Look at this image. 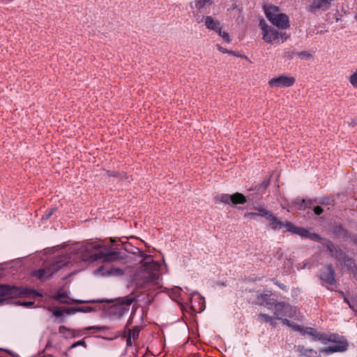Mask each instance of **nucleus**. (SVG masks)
<instances>
[{"instance_id": "nucleus-40", "label": "nucleus", "mask_w": 357, "mask_h": 357, "mask_svg": "<svg viewBox=\"0 0 357 357\" xmlns=\"http://www.w3.org/2000/svg\"><path fill=\"white\" fill-rule=\"evenodd\" d=\"M107 174L109 176L117 177L119 176V173L115 171H107Z\"/></svg>"}, {"instance_id": "nucleus-36", "label": "nucleus", "mask_w": 357, "mask_h": 357, "mask_svg": "<svg viewBox=\"0 0 357 357\" xmlns=\"http://www.w3.org/2000/svg\"><path fill=\"white\" fill-rule=\"evenodd\" d=\"M126 343L127 345L130 346L132 345V342H135L137 336H126Z\"/></svg>"}, {"instance_id": "nucleus-48", "label": "nucleus", "mask_w": 357, "mask_h": 357, "mask_svg": "<svg viewBox=\"0 0 357 357\" xmlns=\"http://www.w3.org/2000/svg\"><path fill=\"white\" fill-rule=\"evenodd\" d=\"M83 343H84V341H82V340L78 341L77 342L72 344V347H75L76 346L82 344Z\"/></svg>"}, {"instance_id": "nucleus-14", "label": "nucleus", "mask_w": 357, "mask_h": 357, "mask_svg": "<svg viewBox=\"0 0 357 357\" xmlns=\"http://www.w3.org/2000/svg\"><path fill=\"white\" fill-rule=\"evenodd\" d=\"M334 0H312L309 6V10L315 13L318 10H327L331 6Z\"/></svg>"}, {"instance_id": "nucleus-38", "label": "nucleus", "mask_w": 357, "mask_h": 357, "mask_svg": "<svg viewBox=\"0 0 357 357\" xmlns=\"http://www.w3.org/2000/svg\"><path fill=\"white\" fill-rule=\"evenodd\" d=\"M313 211H314V213L317 215H321L322 213H323V209L321 207L319 206H315L314 208H313Z\"/></svg>"}, {"instance_id": "nucleus-22", "label": "nucleus", "mask_w": 357, "mask_h": 357, "mask_svg": "<svg viewBox=\"0 0 357 357\" xmlns=\"http://www.w3.org/2000/svg\"><path fill=\"white\" fill-rule=\"evenodd\" d=\"M343 264L347 269L354 275V277L357 276V267L355 261L347 257H345L343 259Z\"/></svg>"}, {"instance_id": "nucleus-46", "label": "nucleus", "mask_w": 357, "mask_h": 357, "mask_svg": "<svg viewBox=\"0 0 357 357\" xmlns=\"http://www.w3.org/2000/svg\"><path fill=\"white\" fill-rule=\"evenodd\" d=\"M68 331V329L65 326H60L59 327V333H64Z\"/></svg>"}, {"instance_id": "nucleus-28", "label": "nucleus", "mask_w": 357, "mask_h": 357, "mask_svg": "<svg viewBox=\"0 0 357 357\" xmlns=\"http://www.w3.org/2000/svg\"><path fill=\"white\" fill-rule=\"evenodd\" d=\"M214 199L216 202H219L227 204L231 202V195L221 194L220 195L216 196Z\"/></svg>"}, {"instance_id": "nucleus-19", "label": "nucleus", "mask_w": 357, "mask_h": 357, "mask_svg": "<svg viewBox=\"0 0 357 357\" xmlns=\"http://www.w3.org/2000/svg\"><path fill=\"white\" fill-rule=\"evenodd\" d=\"M53 298H54V299H55L56 301H57L61 303H67V304H70V303H82L84 302L82 301L70 299V298H68L67 293L65 291H59L53 296Z\"/></svg>"}, {"instance_id": "nucleus-24", "label": "nucleus", "mask_w": 357, "mask_h": 357, "mask_svg": "<svg viewBox=\"0 0 357 357\" xmlns=\"http://www.w3.org/2000/svg\"><path fill=\"white\" fill-rule=\"evenodd\" d=\"M231 202L234 204H243L247 202V199L242 193L236 192L231 195Z\"/></svg>"}, {"instance_id": "nucleus-11", "label": "nucleus", "mask_w": 357, "mask_h": 357, "mask_svg": "<svg viewBox=\"0 0 357 357\" xmlns=\"http://www.w3.org/2000/svg\"><path fill=\"white\" fill-rule=\"evenodd\" d=\"M273 305L274 314L276 319H282V317L289 316V312L291 310V307L284 302L275 303Z\"/></svg>"}, {"instance_id": "nucleus-18", "label": "nucleus", "mask_w": 357, "mask_h": 357, "mask_svg": "<svg viewBox=\"0 0 357 357\" xmlns=\"http://www.w3.org/2000/svg\"><path fill=\"white\" fill-rule=\"evenodd\" d=\"M255 303L260 305H265L270 308L274 304V299L271 298L269 294H258Z\"/></svg>"}, {"instance_id": "nucleus-12", "label": "nucleus", "mask_w": 357, "mask_h": 357, "mask_svg": "<svg viewBox=\"0 0 357 357\" xmlns=\"http://www.w3.org/2000/svg\"><path fill=\"white\" fill-rule=\"evenodd\" d=\"M284 324L287 325L292 329L293 331L296 333H302L303 335H317V331L313 328H303L300 325L296 324L294 322H291L287 319H282Z\"/></svg>"}, {"instance_id": "nucleus-6", "label": "nucleus", "mask_w": 357, "mask_h": 357, "mask_svg": "<svg viewBox=\"0 0 357 357\" xmlns=\"http://www.w3.org/2000/svg\"><path fill=\"white\" fill-rule=\"evenodd\" d=\"M134 298H123L122 300L114 305L110 308V313L117 317H121L127 314L130 310V306L134 301Z\"/></svg>"}, {"instance_id": "nucleus-42", "label": "nucleus", "mask_w": 357, "mask_h": 357, "mask_svg": "<svg viewBox=\"0 0 357 357\" xmlns=\"http://www.w3.org/2000/svg\"><path fill=\"white\" fill-rule=\"evenodd\" d=\"M284 38V40H282L283 42L284 40H286L289 38V36H287L285 32H279V38Z\"/></svg>"}, {"instance_id": "nucleus-5", "label": "nucleus", "mask_w": 357, "mask_h": 357, "mask_svg": "<svg viewBox=\"0 0 357 357\" xmlns=\"http://www.w3.org/2000/svg\"><path fill=\"white\" fill-rule=\"evenodd\" d=\"M323 343L328 346L322 349L324 352H337L347 349L348 343L342 336H315Z\"/></svg>"}, {"instance_id": "nucleus-29", "label": "nucleus", "mask_w": 357, "mask_h": 357, "mask_svg": "<svg viewBox=\"0 0 357 357\" xmlns=\"http://www.w3.org/2000/svg\"><path fill=\"white\" fill-rule=\"evenodd\" d=\"M129 325H130V320L128 321L127 325L126 326V329L128 331L127 335H139V333L142 331L141 326H135V327H133L132 329H131L129 327Z\"/></svg>"}, {"instance_id": "nucleus-27", "label": "nucleus", "mask_w": 357, "mask_h": 357, "mask_svg": "<svg viewBox=\"0 0 357 357\" xmlns=\"http://www.w3.org/2000/svg\"><path fill=\"white\" fill-rule=\"evenodd\" d=\"M213 2V0H195V8L200 10L205 6H211Z\"/></svg>"}, {"instance_id": "nucleus-23", "label": "nucleus", "mask_w": 357, "mask_h": 357, "mask_svg": "<svg viewBox=\"0 0 357 357\" xmlns=\"http://www.w3.org/2000/svg\"><path fill=\"white\" fill-rule=\"evenodd\" d=\"M205 24L208 29L213 30L216 32L220 31V29L221 28L220 22L214 20L211 16H207L206 17Z\"/></svg>"}, {"instance_id": "nucleus-37", "label": "nucleus", "mask_w": 357, "mask_h": 357, "mask_svg": "<svg viewBox=\"0 0 357 357\" xmlns=\"http://www.w3.org/2000/svg\"><path fill=\"white\" fill-rule=\"evenodd\" d=\"M298 56L302 58H306V59H309L311 57V54L309 52H305V51L299 52Z\"/></svg>"}, {"instance_id": "nucleus-8", "label": "nucleus", "mask_w": 357, "mask_h": 357, "mask_svg": "<svg viewBox=\"0 0 357 357\" xmlns=\"http://www.w3.org/2000/svg\"><path fill=\"white\" fill-rule=\"evenodd\" d=\"M98 255L99 260H102V262H112L122 258L119 252L110 251L107 248L102 245Z\"/></svg>"}, {"instance_id": "nucleus-50", "label": "nucleus", "mask_w": 357, "mask_h": 357, "mask_svg": "<svg viewBox=\"0 0 357 357\" xmlns=\"http://www.w3.org/2000/svg\"><path fill=\"white\" fill-rule=\"evenodd\" d=\"M190 300H191V307H192V309H193L194 311H196L195 307H194V306H193V305H192V298H191Z\"/></svg>"}, {"instance_id": "nucleus-53", "label": "nucleus", "mask_w": 357, "mask_h": 357, "mask_svg": "<svg viewBox=\"0 0 357 357\" xmlns=\"http://www.w3.org/2000/svg\"><path fill=\"white\" fill-rule=\"evenodd\" d=\"M138 251H139V252L141 253V255L143 256V255H144L143 252L141 250H138Z\"/></svg>"}, {"instance_id": "nucleus-44", "label": "nucleus", "mask_w": 357, "mask_h": 357, "mask_svg": "<svg viewBox=\"0 0 357 357\" xmlns=\"http://www.w3.org/2000/svg\"><path fill=\"white\" fill-rule=\"evenodd\" d=\"M259 26H261V29H262V32L264 31V27H269L265 22L264 20H261L259 22Z\"/></svg>"}, {"instance_id": "nucleus-25", "label": "nucleus", "mask_w": 357, "mask_h": 357, "mask_svg": "<svg viewBox=\"0 0 357 357\" xmlns=\"http://www.w3.org/2000/svg\"><path fill=\"white\" fill-rule=\"evenodd\" d=\"M265 14L266 17L268 18L269 21L272 20L273 18L276 17L279 13V9L276 6H268L265 7Z\"/></svg>"}, {"instance_id": "nucleus-33", "label": "nucleus", "mask_w": 357, "mask_h": 357, "mask_svg": "<svg viewBox=\"0 0 357 357\" xmlns=\"http://www.w3.org/2000/svg\"><path fill=\"white\" fill-rule=\"evenodd\" d=\"M349 82L354 88H357V68L356 69V71L350 76Z\"/></svg>"}, {"instance_id": "nucleus-49", "label": "nucleus", "mask_w": 357, "mask_h": 357, "mask_svg": "<svg viewBox=\"0 0 357 357\" xmlns=\"http://www.w3.org/2000/svg\"><path fill=\"white\" fill-rule=\"evenodd\" d=\"M190 341H191V343L192 344H194V340L193 339H190V337L188 338V340L185 343H188Z\"/></svg>"}, {"instance_id": "nucleus-45", "label": "nucleus", "mask_w": 357, "mask_h": 357, "mask_svg": "<svg viewBox=\"0 0 357 357\" xmlns=\"http://www.w3.org/2000/svg\"><path fill=\"white\" fill-rule=\"evenodd\" d=\"M53 213V209H52L50 211H46V213L45 215V218L48 219Z\"/></svg>"}, {"instance_id": "nucleus-7", "label": "nucleus", "mask_w": 357, "mask_h": 357, "mask_svg": "<svg viewBox=\"0 0 357 357\" xmlns=\"http://www.w3.org/2000/svg\"><path fill=\"white\" fill-rule=\"evenodd\" d=\"M295 82L293 77L280 76L273 78L268 81L271 87H289L292 86Z\"/></svg>"}, {"instance_id": "nucleus-30", "label": "nucleus", "mask_w": 357, "mask_h": 357, "mask_svg": "<svg viewBox=\"0 0 357 357\" xmlns=\"http://www.w3.org/2000/svg\"><path fill=\"white\" fill-rule=\"evenodd\" d=\"M259 319L261 322H266V323L270 322L273 325V322L276 319V318L270 317L266 314H260L259 316Z\"/></svg>"}, {"instance_id": "nucleus-26", "label": "nucleus", "mask_w": 357, "mask_h": 357, "mask_svg": "<svg viewBox=\"0 0 357 357\" xmlns=\"http://www.w3.org/2000/svg\"><path fill=\"white\" fill-rule=\"evenodd\" d=\"M86 330L91 331V333H107L109 328L107 326H93L86 328Z\"/></svg>"}, {"instance_id": "nucleus-16", "label": "nucleus", "mask_w": 357, "mask_h": 357, "mask_svg": "<svg viewBox=\"0 0 357 357\" xmlns=\"http://www.w3.org/2000/svg\"><path fill=\"white\" fill-rule=\"evenodd\" d=\"M274 26L278 28L286 29L289 27V17L287 15L280 13L270 21Z\"/></svg>"}, {"instance_id": "nucleus-35", "label": "nucleus", "mask_w": 357, "mask_h": 357, "mask_svg": "<svg viewBox=\"0 0 357 357\" xmlns=\"http://www.w3.org/2000/svg\"><path fill=\"white\" fill-rule=\"evenodd\" d=\"M307 238L314 241H320L321 239L317 234L310 232H309Z\"/></svg>"}, {"instance_id": "nucleus-34", "label": "nucleus", "mask_w": 357, "mask_h": 357, "mask_svg": "<svg viewBox=\"0 0 357 357\" xmlns=\"http://www.w3.org/2000/svg\"><path fill=\"white\" fill-rule=\"evenodd\" d=\"M217 33H218L219 36H220L224 40H225L227 43L230 42L228 33L225 31H222L221 28L220 29V31H217Z\"/></svg>"}, {"instance_id": "nucleus-3", "label": "nucleus", "mask_w": 357, "mask_h": 357, "mask_svg": "<svg viewBox=\"0 0 357 357\" xmlns=\"http://www.w3.org/2000/svg\"><path fill=\"white\" fill-rule=\"evenodd\" d=\"M70 262V258L66 255L55 258L49 266L33 271V275L39 280H47L54 273L66 266Z\"/></svg>"}, {"instance_id": "nucleus-47", "label": "nucleus", "mask_w": 357, "mask_h": 357, "mask_svg": "<svg viewBox=\"0 0 357 357\" xmlns=\"http://www.w3.org/2000/svg\"><path fill=\"white\" fill-rule=\"evenodd\" d=\"M293 54H294V53L290 54L289 52H284L283 56L291 58Z\"/></svg>"}, {"instance_id": "nucleus-13", "label": "nucleus", "mask_w": 357, "mask_h": 357, "mask_svg": "<svg viewBox=\"0 0 357 357\" xmlns=\"http://www.w3.org/2000/svg\"><path fill=\"white\" fill-rule=\"evenodd\" d=\"M284 324L287 325L292 329L293 331L296 333H302L303 335H317V331L313 328H303L300 325L296 324L294 322H291L287 319H282Z\"/></svg>"}, {"instance_id": "nucleus-15", "label": "nucleus", "mask_w": 357, "mask_h": 357, "mask_svg": "<svg viewBox=\"0 0 357 357\" xmlns=\"http://www.w3.org/2000/svg\"><path fill=\"white\" fill-rule=\"evenodd\" d=\"M262 38L268 43H278L279 32L274 28L264 27Z\"/></svg>"}, {"instance_id": "nucleus-4", "label": "nucleus", "mask_w": 357, "mask_h": 357, "mask_svg": "<svg viewBox=\"0 0 357 357\" xmlns=\"http://www.w3.org/2000/svg\"><path fill=\"white\" fill-rule=\"evenodd\" d=\"M102 248V244L98 241H93L81 246L79 249V255L84 261L93 262L99 260V251Z\"/></svg>"}, {"instance_id": "nucleus-9", "label": "nucleus", "mask_w": 357, "mask_h": 357, "mask_svg": "<svg viewBox=\"0 0 357 357\" xmlns=\"http://www.w3.org/2000/svg\"><path fill=\"white\" fill-rule=\"evenodd\" d=\"M320 279L329 284H334L335 283V270L332 264H326L321 271Z\"/></svg>"}, {"instance_id": "nucleus-21", "label": "nucleus", "mask_w": 357, "mask_h": 357, "mask_svg": "<svg viewBox=\"0 0 357 357\" xmlns=\"http://www.w3.org/2000/svg\"><path fill=\"white\" fill-rule=\"evenodd\" d=\"M287 226H288L289 231H291L293 234H298L301 236L307 238L308 234L310 232L309 230H307L305 228L296 227L291 222L288 224Z\"/></svg>"}, {"instance_id": "nucleus-1", "label": "nucleus", "mask_w": 357, "mask_h": 357, "mask_svg": "<svg viewBox=\"0 0 357 357\" xmlns=\"http://www.w3.org/2000/svg\"><path fill=\"white\" fill-rule=\"evenodd\" d=\"M142 267L144 284L146 286L158 284L161 264L155 261L151 256L145 255L142 261Z\"/></svg>"}, {"instance_id": "nucleus-20", "label": "nucleus", "mask_w": 357, "mask_h": 357, "mask_svg": "<svg viewBox=\"0 0 357 357\" xmlns=\"http://www.w3.org/2000/svg\"><path fill=\"white\" fill-rule=\"evenodd\" d=\"M314 203H319V204H324L322 202L313 199H301L299 198H297L294 201V204L298 206V209L300 210H305L307 208H310L313 204Z\"/></svg>"}, {"instance_id": "nucleus-52", "label": "nucleus", "mask_w": 357, "mask_h": 357, "mask_svg": "<svg viewBox=\"0 0 357 357\" xmlns=\"http://www.w3.org/2000/svg\"><path fill=\"white\" fill-rule=\"evenodd\" d=\"M199 299L204 300V298L200 296V294H197ZM204 302V301H203Z\"/></svg>"}, {"instance_id": "nucleus-54", "label": "nucleus", "mask_w": 357, "mask_h": 357, "mask_svg": "<svg viewBox=\"0 0 357 357\" xmlns=\"http://www.w3.org/2000/svg\"><path fill=\"white\" fill-rule=\"evenodd\" d=\"M355 19L357 20V11H356V13L355 15Z\"/></svg>"}, {"instance_id": "nucleus-10", "label": "nucleus", "mask_w": 357, "mask_h": 357, "mask_svg": "<svg viewBox=\"0 0 357 357\" xmlns=\"http://www.w3.org/2000/svg\"><path fill=\"white\" fill-rule=\"evenodd\" d=\"M91 307H57L53 311V314L56 317H61L64 314H72L77 312H87L91 310Z\"/></svg>"}, {"instance_id": "nucleus-17", "label": "nucleus", "mask_w": 357, "mask_h": 357, "mask_svg": "<svg viewBox=\"0 0 357 357\" xmlns=\"http://www.w3.org/2000/svg\"><path fill=\"white\" fill-rule=\"evenodd\" d=\"M268 220L270 221V227L273 230H278L282 228H286L288 231L287 225L291 223V222H282L279 220L273 214L271 213V216L268 218Z\"/></svg>"}, {"instance_id": "nucleus-2", "label": "nucleus", "mask_w": 357, "mask_h": 357, "mask_svg": "<svg viewBox=\"0 0 357 357\" xmlns=\"http://www.w3.org/2000/svg\"><path fill=\"white\" fill-rule=\"evenodd\" d=\"M24 296H31L33 297L42 296L40 294L33 289L8 284H0V305L3 304L6 300Z\"/></svg>"}, {"instance_id": "nucleus-51", "label": "nucleus", "mask_w": 357, "mask_h": 357, "mask_svg": "<svg viewBox=\"0 0 357 357\" xmlns=\"http://www.w3.org/2000/svg\"><path fill=\"white\" fill-rule=\"evenodd\" d=\"M230 52H227L229 54L236 55V54L233 51H229Z\"/></svg>"}, {"instance_id": "nucleus-39", "label": "nucleus", "mask_w": 357, "mask_h": 357, "mask_svg": "<svg viewBox=\"0 0 357 357\" xmlns=\"http://www.w3.org/2000/svg\"><path fill=\"white\" fill-rule=\"evenodd\" d=\"M33 304H34V302H32V301L19 303V305H22L26 307H29L33 305Z\"/></svg>"}, {"instance_id": "nucleus-32", "label": "nucleus", "mask_w": 357, "mask_h": 357, "mask_svg": "<svg viewBox=\"0 0 357 357\" xmlns=\"http://www.w3.org/2000/svg\"><path fill=\"white\" fill-rule=\"evenodd\" d=\"M108 274L114 275H122L123 274V271L119 268H111L109 271H108Z\"/></svg>"}, {"instance_id": "nucleus-31", "label": "nucleus", "mask_w": 357, "mask_h": 357, "mask_svg": "<svg viewBox=\"0 0 357 357\" xmlns=\"http://www.w3.org/2000/svg\"><path fill=\"white\" fill-rule=\"evenodd\" d=\"M271 211L264 208H257V216L264 217L266 220L271 216Z\"/></svg>"}, {"instance_id": "nucleus-41", "label": "nucleus", "mask_w": 357, "mask_h": 357, "mask_svg": "<svg viewBox=\"0 0 357 357\" xmlns=\"http://www.w3.org/2000/svg\"><path fill=\"white\" fill-rule=\"evenodd\" d=\"M245 216L255 218L257 216V212H248L245 214Z\"/></svg>"}, {"instance_id": "nucleus-43", "label": "nucleus", "mask_w": 357, "mask_h": 357, "mask_svg": "<svg viewBox=\"0 0 357 357\" xmlns=\"http://www.w3.org/2000/svg\"><path fill=\"white\" fill-rule=\"evenodd\" d=\"M218 50L222 52V53H227V52H229V50H227V49L222 47V46H220V45H216Z\"/></svg>"}]
</instances>
